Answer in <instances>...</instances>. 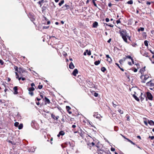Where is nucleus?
<instances>
[{
  "label": "nucleus",
  "mask_w": 154,
  "mask_h": 154,
  "mask_svg": "<svg viewBox=\"0 0 154 154\" xmlns=\"http://www.w3.org/2000/svg\"><path fill=\"white\" fill-rule=\"evenodd\" d=\"M149 124L151 125H154V122L152 120H150L148 122Z\"/></svg>",
  "instance_id": "6ab92c4d"
},
{
  "label": "nucleus",
  "mask_w": 154,
  "mask_h": 154,
  "mask_svg": "<svg viewBox=\"0 0 154 154\" xmlns=\"http://www.w3.org/2000/svg\"><path fill=\"white\" fill-rule=\"evenodd\" d=\"M17 79H18V80L20 81V79H21V76H20V77H19V76H18V78H16Z\"/></svg>",
  "instance_id": "680f3d73"
},
{
  "label": "nucleus",
  "mask_w": 154,
  "mask_h": 154,
  "mask_svg": "<svg viewBox=\"0 0 154 154\" xmlns=\"http://www.w3.org/2000/svg\"><path fill=\"white\" fill-rule=\"evenodd\" d=\"M112 105H113V106L114 107H116V106H117V105H116L113 102H112Z\"/></svg>",
  "instance_id": "052dcab7"
},
{
  "label": "nucleus",
  "mask_w": 154,
  "mask_h": 154,
  "mask_svg": "<svg viewBox=\"0 0 154 154\" xmlns=\"http://www.w3.org/2000/svg\"><path fill=\"white\" fill-rule=\"evenodd\" d=\"M13 89L14 91V94H17L18 93L17 91V86H15L13 88Z\"/></svg>",
  "instance_id": "2eb2a0df"
},
{
  "label": "nucleus",
  "mask_w": 154,
  "mask_h": 154,
  "mask_svg": "<svg viewBox=\"0 0 154 154\" xmlns=\"http://www.w3.org/2000/svg\"><path fill=\"white\" fill-rule=\"evenodd\" d=\"M69 144L70 146H72V147H74L75 146L74 144H73V143H69Z\"/></svg>",
  "instance_id": "8fccbe9b"
},
{
  "label": "nucleus",
  "mask_w": 154,
  "mask_h": 154,
  "mask_svg": "<svg viewBox=\"0 0 154 154\" xmlns=\"http://www.w3.org/2000/svg\"><path fill=\"white\" fill-rule=\"evenodd\" d=\"M107 60L109 63L112 61L111 58L110 57L107 59Z\"/></svg>",
  "instance_id": "58836bf2"
},
{
  "label": "nucleus",
  "mask_w": 154,
  "mask_h": 154,
  "mask_svg": "<svg viewBox=\"0 0 154 154\" xmlns=\"http://www.w3.org/2000/svg\"><path fill=\"white\" fill-rule=\"evenodd\" d=\"M146 85L152 87H154V80H150L146 83Z\"/></svg>",
  "instance_id": "7ed1b4c3"
},
{
  "label": "nucleus",
  "mask_w": 154,
  "mask_h": 154,
  "mask_svg": "<svg viewBox=\"0 0 154 154\" xmlns=\"http://www.w3.org/2000/svg\"><path fill=\"white\" fill-rule=\"evenodd\" d=\"M141 54L144 56H145L146 57H148L149 56L148 55V53L145 51H142L141 52Z\"/></svg>",
  "instance_id": "6e6552de"
},
{
  "label": "nucleus",
  "mask_w": 154,
  "mask_h": 154,
  "mask_svg": "<svg viewBox=\"0 0 154 154\" xmlns=\"http://www.w3.org/2000/svg\"><path fill=\"white\" fill-rule=\"evenodd\" d=\"M97 1V0H92V2H93V3L94 6H95L96 7H97V5L96 4L95 2V1Z\"/></svg>",
  "instance_id": "72a5a7b5"
},
{
  "label": "nucleus",
  "mask_w": 154,
  "mask_h": 154,
  "mask_svg": "<svg viewBox=\"0 0 154 154\" xmlns=\"http://www.w3.org/2000/svg\"><path fill=\"white\" fill-rule=\"evenodd\" d=\"M25 72V70L22 68H20L19 69V71L18 72L19 73H23Z\"/></svg>",
  "instance_id": "9d476101"
},
{
  "label": "nucleus",
  "mask_w": 154,
  "mask_h": 154,
  "mask_svg": "<svg viewBox=\"0 0 154 154\" xmlns=\"http://www.w3.org/2000/svg\"><path fill=\"white\" fill-rule=\"evenodd\" d=\"M14 69L16 72H18L19 70H18V67L17 66H15L14 67Z\"/></svg>",
  "instance_id": "c9c22d12"
},
{
  "label": "nucleus",
  "mask_w": 154,
  "mask_h": 154,
  "mask_svg": "<svg viewBox=\"0 0 154 154\" xmlns=\"http://www.w3.org/2000/svg\"><path fill=\"white\" fill-rule=\"evenodd\" d=\"M66 109L67 111H68V112L69 114H72V112L69 111L71 109V108L70 107H69L68 106H66Z\"/></svg>",
  "instance_id": "ddd939ff"
},
{
  "label": "nucleus",
  "mask_w": 154,
  "mask_h": 154,
  "mask_svg": "<svg viewBox=\"0 0 154 154\" xmlns=\"http://www.w3.org/2000/svg\"><path fill=\"white\" fill-rule=\"evenodd\" d=\"M122 38L125 42H127V38L126 35L123 36L122 37Z\"/></svg>",
  "instance_id": "412c9836"
},
{
  "label": "nucleus",
  "mask_w": 154,
  "mask_h": 154,
  "mask_svg": "<svg viewBox=\"0 0 154 154\" xmlns=\"http://www.w3.org/2000/svg\"><path fill=\"white\" fill-rule=\"evenodd\" d=\"M130 91L131 92V94L135 98V91H134V88L133 87H132L131 88H130Z\"/></svg>",
  "instance_id": "0eeeda50"
},
{
  "label": "nucleus",
  "mask_w": 154,
  "mask_h": 154,
  "mask_svg": "<svg viewBox=\"0 0 154 154\" xmlns=\"http://www.w3.org/2000/svg\"><path fill=\"white\" fill-rule=\"evenodd\" d=\"M100 63V61L98 60V61H96L94 62V64L96 65H97L99 64Z\"/></svg>",
  "instance_id": "b1692460"
},
{
  "label": "nucleus",
  "mask_w": 154,
  "mask_h": 154,
  "mask_svg": "<svg viewBox=\"0 0 154 154\" xmlns=\"http://www.w3.org/2000/svg\"><path fill=\"white\" fill-rule=\"evenodd\" d=\"M120 34L121 36H122V37H123V36L126 35L125 34L123 31L120 32Z\"/></svg>",
  "instance_id": "393cba45"
},
{
  "label": "nucleus",
  "mask_w": 154,
  "mask_h": 154,
  "mask_svg": "<svg viewBox=\"0 0 154 154\" xmlns=\"http://www.w3.org/2000/svg\"><path fill=\"white\" fill-rule=\"evenodd\" d=\"M147 97L149 100H152V94L149 92H147L146 93Z\"/></svg>",
  "instance_id": "423d86ee"
},
{
  "label": "nucleus",
  "mask_w": 154,
  "mask_h": 154,
  "mask_svg": "<svg viewBox=\"0 0 154 154\" xmlns=\"http://www.w3.org/2000/svg\"><path fill=\"white\" fill-rule=\"evenodd\" d=\"M135 95L136 94L137 96H139L141 101L144 98L142 97V93L141 90L139 89L137 87L135 86Z\"/></svg>",
  "instance_id": "f257e3e1"
},
{
  "label": "nucleus",
  "mask_w": 154,
  "mask_h": 154,
  "mask_svg": "<svg viewBox=\"0 0 154 154\" xmlns=\"http://www.w3.org/2000/svg\"><path fill=\"white\" fill-rule=\"evenodd\" d=\"M31 85L32 86V87H33V86H35V84L34 83H32L31 84Z\"/></svg>",
  "instance_id": "0e129e2a"
},
{
  "label": "nucleus",
  "mask_w": 154,
  "mask_h": 154,
  "mask_svg": "<svg viewBox=\"0 0 154 154\" xmlns=\"http://www.w3.org/2000/svg\"><path fill=\"white\" fill-rule=\"evenodd\" d=\"M42 87H43L42 85H39L38 86V88L39 89H41L42 88Z\"/></svg>",
  "instance_id": "de8ad7c7"
},
{
  "label": "nucleus",
  "mask_w": 154,
  "mask_h": 154,
  "mask_svg": "<svg viewBox=\"0 0 154 154\" xmlns=\"http://www.w3.org/2000/svg\"><path fill=\"white\" fill-rule=\"evenodd\" d=\"M149 138H150L151 139L153 140V139H154V136H149Z\"/></svg>",
  "instance_id": "864d4df0"
},
{
  "label": "nucleus",
  "mask_w": 154,
  "mask_h": 154,
  "mask_svg": "<svg viewBox=\"0 0 154 154\" xmlns=\"http://www.w3.org/2000/svg\"><path fill=\"white\" fill-rule=\"evenodd\" d=\"M145 66L143 68H142L140 69V72L141 74H142L143 73L145 70Z\"/></svg>",
  "instance_id": "aec40b11"
},
{
  "label": "nucleus",
  "mask_w": 154,
  "mask_h": 154,
  "mask_svg": "<svg viewBox=\"0 0 154 154\" xmlns=\"http://www.w3.org/2000/svg\"><path fill=\"white\" fill-rule=\"evenodd\" d=\"M148 42L147 40H145L144 42V44L147 47L148 45Z\"/></svg>",
  "instance_id": "a878e982"
},
{
  "label": "nucleus",
  "mask_w": 154,
  "mask_h": 154,
  "mask_svg": "<svg viewBox=\"0 0 154 154\" xmlns=\"http://www.w3.org/2000/svg\"><path fill=\"white\" fill-rule=\"evenodd\" d=\"M64 0H62L58 4L60 6H61L64 3Z\"/></svg>",
  "instance_id": "4be33fe9"
},
{
  "label": "nucleus",
  "mask_w": 154,
  "mask_h": 154,
  "mask_svg": "<svg viewBox=\"0 0 154 154\" xmlns=\"http://www.w3.org/2000/svg\"><path fill=\"white\" fill-rule=\"evenodd\" d=\"M93 116L99 120L101 119V117L100 115L97 112H95L94 113Z\"/></svg>",
  "instance_id": "39448f33"
},
{
  "label": "nucleus",
  "mask_w": 154,
  "mask_h": 154,
  "mask_svg": "<svg viewBox=\"0 0 154 154\" xmlns=\"http://www.w3.org/2000/svg\"><path fill=\"white\" fill-rule=\"evenodd\" d=\"M138 97V96L137 95V96L135 95V100H137V101H139V99Z\"/></svg>",
  "instance_id": "a18cd8bd"
},
{
  "label": "nucleus",
  "mask_w": 154,
  "mask_h": 154,
  "mask_svg": "<svg viewBox=\"0 0 154 154\" xmlns=\"http://www.w3.org/2000/svg\"><path fill=\"white\" fill-rule=\"evenodd\" d=\"M101 69L102 71L103 72H104L106 70V68L104 67H102Z\"/></svg>",
  "instance_id": "c85d7f7f"
},
{
  "label": "nucleus",
  "mask_w": 154,
  "mask_h": 154,
  "mask_svg": "<svg viewBox=\"0 0 154 154\" xmlns=\"http://www.w3.org/2000/svg\"><path fill=\"white\" fill-rule=\"evenodd\" d=\"M63 55L64 56H67V54L66 52H64L63 53Z\"/></svg>",
  "instance_id": "bf43d9fd"
},
{
  "label": "nucleus",
  "mask_w": 154,
  "mask_h": 154,
  "mask_svg": "<svg viewBox=\"0 0 154 154\" xmlns=\"http://www.w3.org/2000/svg\"><path fill=\"white\" fill-rule=\"evenodd\" d=\"M59 133L60 135L63 136L64 134L65 133L63 131H61L59 132Z\"/></svg>",
  "instance_id": "7c9ffc66"
},
{
  "label": "nucleus",
  "mask_w": 154,
  "mask_h": 154,
  "mask_svg": "<svg viewBox=\"0 0 154 154\" xmlns=\"http://www.w3.org/2000/svg\"><path fill=\"white\" fill-rule=\"evenodd\" d=\"M78 70L76 69H75L72 72V74L73 75L76 76V74L78 73Z\"/></svg>",
  "instance_id": "f8f14e48"
},
{
  "label": "nucleus",
  "mask_w": 154,
  "mask_h": 154,
  "mask_svg": "<svg viewBox=\"0 0 154 154\" xmlns=\"http://www.w3.org/2000/svg\"><path fill=\"white\" fill-rule=\"evenodd\" d=\"M59 118V116H56L55 120H57Z\"/></svg>",
  "instance_id": "603ef678"
},
{
  "label": "nucleus",
  "mask_w": 154,
  "mask_h": 154,
  "mask_svg": "<svg viewBox=\"0 0 154 154\" xmlns=\"http://www.w3.org/2000/svg\"><path fill=\"white\" fill-rule=\"evenodd\" d=\"M19 124V123L18 122H16L14 123V126L15 127H17L18 126Z\"/></svg>",
  "instance_id": "a19ab883"
},
{
  "label": "nucleus",
  "mask_w": 154,
  "mask_h": 154,
  "mask_svg": "<svg viewBox=\"0 0 154 154\" xmlns=\"http://www.w3.org/2000/svg\"><path fill=\"white\" fill-rule=\"evenodd\" d=\"M133 2L132 0H130L127 2V3L128 4L131 5L133 4Z\"/></svg>",
  "instance_id": "e433bc0d"
},
{
  "label": "nucleus",
  "mask_w": 154,
  "mask_h": 154,
  "mask_svg": "<svg viewBox=\"0 0 154 154\" xmlns=\"http://www.w3.org/2000/svg\"><path fill=\"white\" fill-rule=\"evenodd\" d=\"M86 51L87 52V54L88 55H91V52L90 51H88V50H86Z\"/></svg>",
  "instance_id": "79ce46f5"
},
{
  "label": "nucleus",
  "mask_w": 154,
  "mask_h": 154,
  "mask_svg": "<svg viewBox=\"0 0 154 154\" xmlns=\"http://www.w3.org/2000/svg\"><path fill=\"white\" fill-rule=\"evenodd\" d=\"M88 145H90V146L91 147V146H93L95 145V143L94 142H92L91 143H90L89 144H88Z\"/></svg>",
  "instance_id": "f704fd0d"
},
{
  "label": "nucleus",
  "mask_w": 154,
  "mask_h": 154,
  "mask_svg": "<svg viewBox=\"0 0 154 154\" xmlns=\"http://www.w3.org/2000/svg\"><path fill=\"white\" fill-rule=\"evenodd\" d=\"M22 80L24 81L26 79L25 78L21 76V79Z\"/></svg>",
  "instance_id": "338daca9"
},
{
  "label": "nucleus",
  "mask_w": 154,
  "mask_h": 154,
  "mask_svg": "<svg viewBox=\"0 0 154 154\" xmlns=\"http://www.w3.org/2000/svg\"><path fill=\"white\" fill-rule=\"evenodd\" d=\"M45 2H46V1H45L44 0H41L39 1L38 2V3L39 5H40V7H41L42 5V4Z\"/></svg>",
  "instance_id": "4468645a"
},
{
  "label": "nucleus",
  "mask_w": 154,
  "mask_h": 154,
  "mask_svg": "<svg viewBox=\"0 0 154 154\" xmlns=\"http://www.w3.org/2000/svg\"><path fill=\"white\" fill-rule=\"evenodd\" d=\"M17 72H15V73L16 75V78H18V76H19L18 73Z\"/></svg>",
  "instance_id": "09e8293b"
},
{
  "label": "nucleus",
  "mask_w": 154,
  "mask_h": 154,
  "mask_svg": "<svg viewBox=\"0 0 154 154\" xmlns=\"http://www.w3.org/2000/svg\"><path fill=\"white\" fill-rule=\"evenodd\" d=\"M62 8L64 10H66L69 9L70 8V7L69 5H68L65 4V5L63 6Z\"/></svg>",
  "instance_id": "1a4fd4ad"
},
{
  "label": "nucleus",
  "mask_w": 154,
  "mask_h": 154,
  "mask_svg": "<svg viewBox=\"0 0 154 154\" xmlns=\"http://www.w3.org/2000/svg\"><path fill=\"white\" fill-rule=\"evenodd\" d=\"M69 67L70 69H73L74 68V66L72 62H71L70 63Z\"/></svg>",
  "instance_id": "f3484780"
},
{
  "label": "nucleus",
  "mask_w": 154,
  "mask_h": 154,
  "mask_svg": "<svg viewBox=\"0 0 154 154\" xmlns=\"http://www.w3.org/2000/svg\"><path fill=\"white\" fill-rule=\"evenodd\" d=\"M118 112L121 114H122L123 113V110L120 109H119L118 110Z\"/></svg>",
  "instance_id": "ea45409f"
},
{
  "label": "nucleus",
  "mask_w": 154,
  "mask_h": 154,
  "mask_svg": "<svg viewBox=\"0 0 154 154\" xmlns=\"http://www.w3.org/2000/svg\"><path fill=\"white\" fill-rule=\"evenodd\" d=\"M44 99L45 100V104H46L47 103L49 104L50 103V100L47 97H45Z\"/></svg>",
  "instance_id": "9b49d317"
},
{
  "label": "nucleus",
  "mask_w": 154,
  "mask_h": 154,
  "mask_svg": "<svg viewBox=\"0 0 154 154\" xmlns=\"http://www.w3.org/2000/svg\"><path fill=\"white\" fill-rule=\"evenodd\" d=\"M116 22L117 24H118L119 23H120L121 22L120 20H118L116 21Z\"/></svg>",
  "instance_id": "e2e57ef3"
},
{
  "label": "nucleus",
  "mask_w": 154,
  "mask_h": 154,
  "mask_svg": "<svg viewBox=\"0 0 154 154\" xmlns=\"http://www.w3.org/2000/svg\"><path fill=\"white\" fill-rule=\"evenodd\" d=\"M149 77V76L147 75H142L140 76V78L142 79V82L143 83H145L146 81L148 79Z\"/></svg>",
  "instance_id": "f03ea898"
},
{
  "label": "nucleus",
  "mask_w": 154,
  "mask_h": 154,
  "mask_svg": "<svg viewBox=\"0 0 154 154\" xmlns=\"http://www.w3.org/2000/svg\"><path fill=\"white\" fill-rule=\"evenodd\" d=\"M49 28V26H45L43 27V28L45 29H47Z\"/></svg>",
  "instance_id": "69168bd1"
},
{
  "label": "nucleus",
  "mask_w": 154,
  "mask_h": 154,
  "mask_svg": "<svg viewBox=\"0 0 154 154\" xmlns=\"http://www.w3.org/2000/svg\"><path fill=\"white\" fill-rule=\"evenodd\" d=\"M125 74L126 75V77H127V78L129 79V73L128 72H125Z\"/></svg>",
  "instance_id": "cd10ccee"
},
{
  "label": "nucleus",
  "mask_w": 154,
  "mask_h": 154,
  "mask_svg": "<svg viewBox=\"0 0 154 154\" xmlns=\"http://www.w3.org/2000/svg\"><path fill=\"white\" fill-rule=\"evenodd\" d=\"M143 36L144 37H146V33L145 32H144L143 33Z\"/></svg>",
  "instance_id": "5fc2aeb1"
},
{
  "label": "nucleus",
  "mask_w": 154,
  "mask_h": 154,
  "mask_svg": "<svg viewBox=\"0 0 154 154\" xmlns=\"http://www.w3.org/2000/svg\"><path fill=\"white\" fill-rule=\"evenodd\" d=\"M144 123L146 125H147L148 124H147V122L146 121H144Z\"/></svg>",
  "instance_id": "774afa93"
},
{
  "label": "nucleus",
  "mask_w": 154,
  "mask_h": 154,
  "mask_svg": "<svg viewBox=\"0 0 154 154\" xmlns=\"http://www.w3.org/2000/svg\"><path fill=\"white\" fill-rule=\"evenodd\" d=\"M144 28L143 27H140V28H139L138 30L137 31L138 32H140V31H143L144 30Z\"/></svg>",
  "instance_id": "bb28decb"
},
{
  "label": "nucleus",
  "mask_w": 154,
  "mask_h": 154,
  "mask_svg": "<svg viewBox=\"0 0 154 154\" xmlns=\"http://www.w3.org/2000/svg\"><path fill=\"white\" fill-rule=\"evenodd\" d=\"M127 140H128V142H130L132 144H133V145H134L135 144V143H133L132 141L130 140H129V139H127Z\"/></svg>",
  "instance_id": "4c0bfd02"
},
{
  "label": "nucleus",
  "mask_w": 154,
  "mask_h": 154,
  "mask_svg": "<svg viewBox=\"0 0 154 154\" xmlns=\"http://www.w3.org/2000/svg\"><path fill=\"white\" fill-rule=\"evenodd\" d=\"M18 126L19 129H21L23 127V125L22 124H20Z\"/></svg>",
  "instance_id": "c756f323"
},
{
  "label": "nucleus",
  "mask_w": 154,
  "mask_h": 154,
  "mask_svg": "<svg viewBox=\"0 0 154 154\" xmlns=\"http://www.w3.org/2000/svg\"><path fill=\"white\" fill-rule=\"evenodd\" d=\"M125 58L126 59L128 58V59H130L131 60L133 64H134V60L132 58V57H131V56H126Z\"/></svg>",
  "instance_id": "dca6fc26"
},
{
  "label": "nucleus",
  "mask_w": 154,
  "mask_h": 154,
  "mask_svg": "<svg viewBox=\"0 0 154 154\" xmlns=\"http://www.w3.org/2000/svg\"><path fill=\"white\" fill-rule=\"evenodd\" d=\"M35 89V88L33 87L29 88L28 89V90L29 91H34Z\"/></svg>",
  "instance_id": "5701e85b"
},
{
  "label": "nucleus",
  "mask_w": 154,
  "mask_h": 154,
  "mask_svg": "<svg viewBox=\"0 0 154 154\" xmlns=\"http://www.w3.org/2000/svg\"><path fill=\"white\" fill-rule=\"evenodd\" d=\"M98 25L97 22H95L93 24V27L94 28H96Z\"/></svg>",
  "instance_id": "a211bd4d"
},
{
  "label": "nucleus",
  "mask_w": 154,
  "mask_h": 154,
  "mask_svg": "<svg viewBox=\"0 0 154 154\" xmlns=\"http://www.w3.org/2000/svg\"><path fill=\"white\" fill-rule=\"evenodd\" d=\"M115 149L114 148H113V147H112L111 148V151H115Z\"/></svg>",
  "instance_id": "6e6d98bb"
},
{
  "label": "nucleus",
  "mask_w": 154,
  "mask_h": 154,
  "mask_svg": "<svg viewBox=\"0 0 154 154\" xmlns=\"http://www.w3.org/2000/svg\"><path fill=\"white\" fill-rule=\"evenodd\" d=\"M41 99L39 98L38 97H37L36 98V99H35V102H36L37 100L38 101H39L40 100H41Z\"/></svg>",
  "instance_id": "c03bdc74"
},
{
  "label": "nucleus",
  "mask_w": 154,
  "mask_h": 154,
  "mask_svg": "<svg viewBox=\"0 0 154 154\" xmlns=\"http://www.w3.org/2000/svg\"><path fill=\"white\" fill-rule=\"evenodd\" d=\"M98 154H109V152L108 151H104L103 149H100L98 151Z\"/></svg>",
  "instance_id": "20e7f679"
},
{
  "label": "nucleus",
  "mask_w": 154,
  "mask_h": 154,
  "mask_svg": "<svg viewBox=\"0 0 154 154\" xmlns=\"http://www.w3.org/2000/svg\"><path fill=\"white\" fill-rule=\"evenodd\" d=\"M39 95L41 97V98H43V94L42 93H40L39 94Z\"/></svg>",
  "instance_id": "37998d69"
},
{
  "label": "nucleus",
  "mask_w": 154,
  "mask_h": 154,
  "mask_svg": "<svg viewBox=\"0 0 154 154\" xmlns=\"http://www.w3.org/2000/svg\"><path fill=\"white\" fill-rule=\"evenodd\" d=\"M51 118L53 119L54 120H55L56 116H55V115H54L53 114H51Z\"/></svg>",
  "instance_id": "473e14b6"
},
{
  "label": "nucleus",
  "mask_w": 154,
  "mask_h": 154,
  "mask_svg": "<svg viewBox=\"0 0 154 154\" xmlns=\"http://www.w3.org/2000/svg\"><path fill=\"white\" fill-rule=\"evenodd\" d=\"M109 19L108 18H106V22H108L109 21Z\"/></svg>",
  "instance_id": "13d9d810"
},
{
  "label": "nucleus",
  "mask_w": 154,
  "mask_h": 154,
  "mask_svg": "<svg viewBox=\"0 0 154 154\" xmlns=\"http://www.w3.org/2000/svg\"><path fill=\"white\" fill-rule=\"evenodd\" d=\"M29 91V94L31 95V96H32L33 95H34V94H33V91Z\"/></svg>",
  "instance_id": "2f4dec72"
},
{
  "label": "nucleus",
  "mask_w": 154,
  "mask_h": 154,
  "mask_svg": "<svg viewBox=\"0 0 154 154\" xmlns=\"http://www.w3.org/2000/svg\"><path fill=\"white\" fill-rule=\"evenodd\" d=\"M118 127H115V128H114V130L115 131H118Z\"/></svg>",
  "instance_id": "4d7b16f0"
},
{
  "label": "nucleus",
  "mask_w": 154,
  "mask_h": 154,
  "mask_svg": "<svg viewBox=\"0 0 154 154\" xmlns=\"http://www.w3.org/2000/svg\"><path fill=\"white\" fill-rule=\"evenodd\" d=\"M94 95L95 97H97L98 96V94L96 93H95L94 94Z\"/></svg>",
  "instance_id": "3c124183"
},
{
  "label": "nucleus",
  "mask_w": 154,
  "mask_h": 154,
  "mask_svg": "<svg viewBox=\"0 0 154 154\" xmlns=\"http://www.w3.org/2000/svg\"><path fill=\"white\" fill-rule=\"evenodd\" d=\"M4 62L3 61V60H0V63L2 65L4 64Z\"/></svg>",
  "instance_id": "49530a36"
}]
</instances>
